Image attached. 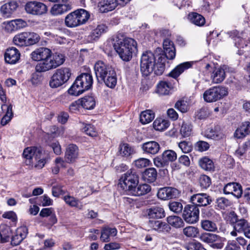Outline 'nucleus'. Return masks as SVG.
I'll return each instance as SVG.
<instances>
[{
  "mask_svg": "<svg viewBox=\"0 0 250 250\" xmlns=\"http://www.w3.org/2000/svg\"><path fill=\"white\" fill-rule=\"evenodd\" d=\"M30 57L33 61L40 62L35 66V70L38 72H45L55 69L65 61L63 54L58 52L52 53L50 49L44 47L34 50L30 54Z\"/></svg>",
  "mask_w": 250,
  "mask_h": 250,
  "instance_id": "obj_1",
  "label": "nucleus"
},
{
  "mask_svg": "<svg viewBox=\"0 0 250 250\" xmlns=\"http://www.w3.org/2000/svg\"><path fill=\"white\" fill-rule=\"evenodd\" d=\"M137 42L132 38L118 35L116 39L113 47L120 57L124 61H130L133 53L137 51Z\"/></svg>",
  "mask_w": 250,
  "mask_h": 250,
  "instance_id": "obj_2",
  "label": "nucleus"
},
{
  "mask_svg": "<svg viewBox=\"0 0 250 250\" xmlns=\"http://www.w3.org/2000/svg\"><path fill=\"white\" fill-rule=\"evenodd\" d=\"M71 76V71L69 68L62 67L57 69L50 78L49 86L52 88H56L66 83Z\"/></svg>",
  "mask_w": 250,
  "mask_h": 250,
  "instance_id": "obj_3",
  "label": "nucleus"
},
{
  "mask_svg": "<svg viewBox=\"0 0 250 250\" xmlns=\"http://www.w3.org/2000/svg\"><path fill=\"white\" fill-rule=\"evenodd\" d=\"M139 182V177L135 172L130 170L122 176L119 180L118 187L127 194H130Z\"/></svg>",
  "mask_w": 250,
  "mask_h": 250,
  "instance_id": "obj_4",
  "label": "nucleus"
},
{
  "mask_svg": "<svg viewBox=\"0 0 250 250\" xmlns=\"http://www.w3.org/2000/svg\"><path fill=\"white\" fill-rule=\"evenodd\" d=\"M155 57L151 51H146L142 55L140 61V69L143 76L149 75L154 70Z\"/></svg>",
  "mask_w": 250,
  "mask_h": 250,
  "instance_id": "obj_5",
  "label": "nucleus"
},
{
  "mask_svg": "<svg viewBox=\"0 0 250 250\" xmlns=\"http://www.w3.org/2000/svg\"><path fill=\"white\" fill-rule=\"evenodd\" d=\"M228 94V88L223 86H214L206 90L203 94L205 101L208 103L216 102Z\"/></svg>",
  "mask_w": 250,
  "mask_h": 250,
  "instance_id": "obj_6",
  "label": "nucleus"
},
{
  "mask_svg": "<svg viewBox=\"0 0 250 250\" xmlns=\"http://www.w3.org/2000/svg\"><path fill=\"white\" fill-rule=\"evenodd\" d=\"M199 238L201 241L209 244L212 248L216 249H221L225 240V238L217 234L208 232L200 234Z\"/></svg>",
  "mask_w": 250,
  "mask_h": 250,
  "instance_id": "obj_7",
  "label": "nucleus"
},
{
  "mask_svg": "<svg viewBox=\"0 0 250 250\" xmlns=\"http://www.w3.org/2000/svg\"><path fill=\"white\" fill-rule=\"evenodd\" d=\"M177 159L176 153L171 149L165 150L161 155L153 159L154 165L157 167H164L168 165L169 162H174Z\"/></svg>",
  "mask_w": 250,
  "mask_h": 250,
  "instance_id": "obj_8",
  "label": "nucleus"
},
{
  "mask_svg": "<svg viewBox=\"0 0 250 250\" xmlns=\"http://www.w3.org/2000/svg\"><path fill=\"white\" fill-rule=\"evenodd\" d=\"M199 208L195 205H188L184 208L183 217L188 224L196 223L199 220Z\"/></svg>",
  "mask_w": 250,
  "mask_h": 250,
  "instance_id": "obj_9",
  "label": "nucleus"
},
{
  "mask_svg": "<svg viewBox=\"0 0 250 250\" xmlns=\"http://www.w3.org/2000/svg\"><path fill=\"white\" fill-rule=\"evenodd\" d=\"M27 13L34 15H42L47 11V7L44 3L38 1L27 2L25 6Z\"/></svg>",
  "mask_w": 250,
  "mask_h": 250,
  "instance_id": "obj_10",
  "label": "nucleus"
},
{
  "mask_svg": "<svg viewBox=\"0 0 250 250\" xmlns=\"http://www.w3.org/2000/svg\"><path fill=\"white\" fill-rule=\"evenodd\" d=\"M95 73L97 80L99 81V79L101 80H104L107 75L108 74L113 68L104 63L103 61H97L94 67Z\"/></svg>",
  "mask_w": 250,
  "mask_h": 250,
  "instance_id": "obj_11",
  "label": "nucleus"
},
{
  "mask_svg": "<svg viewBox=\"0 0 250 250\" xmlns=\"http://www.w3.org/2000/svg\"><path fill=\"white\" fill-rule=\"evenodd\" d=\"M190 202L192 205H195L198 207L209 205L212 202V199L211 197L207 193H201L194 194L191 196Z\"/></svg>",
  "mask_w": 250,
  "mask_h": 250,
  "instance_id": "obj_12",
  "label": "nucleus"
},
{
  "mask_svg": "<svg viewBox=\"0 0 250 250\" xmlns=\"http://www.w3.org/2000/svg\"><path fill=\"white\" fill-rule=\"evenodd\" d=\"M180 192L178 190L172 187H165L159 189L157 196L159 199L166 200L178 197Z\"/></svg>",
  "mask_w": 250,
  "mask_h": 250,
  "instance_id": "obj_13",
  "label": "nucleus"
},
{
  "mask_svg": "<svg viewBox=\"0 0 250 250\" xmlns=\"http://www.w3.org/2000/svg\"><path fill=\"white\" fill-rule=\"evenodd\" d=\"M203 135L208 139L217 141L225 138V134L219 126L208 128L204 132Z\"/></svg>",
  "mask_w": 250,
  "mask_h": 250,
  "instance_id": "obj_14",
  "label": "nucleus"
},
{
  "mask_svg": "<svg viewBox=\"0 0 250 250\" xmlns=\"http://www.w3.org/2000/svg\"><path fill=\"white\" fill-rule=\"evenodd\" d=\"M79 156V148L74 144L68 145L65 149L64 158L68 163L74 162Z\"/></svg>",
  "mask_w": 250,
  "mask_h": 250,
  "instance_id": "obj_15",
  "label": "nucleus"
},
{
  "mask_svg": "<svg viewBox=\"0 0 250 250\" xmlns=\"http://www.w3.org/2000/svg\"><path fill=\"white\" fill-rule=\"evenodd\" d=\"M223 190L225 194H231L237 198L241 197L243 193L242 186L237 183H228L224 187Z\"/></svg>",
  "mask_w": 250,
  "mask_h": 250,
  "instance_id": "obj_16",
  "label": "nucleus"
},
{
  "mask_svg": "<svg viewBox=\"0 0 250 250\" xmlns=\"http://www.w3.org/2000/svg\"><path fill=\"white\" fill-rule=\"evenodd\" d=\"M21 54L15 47H12L7 48L4 54L5 62L9 64H15L20 59Z\"/></svg>",
  "mask_w": 250,
  "mask_h": 250,
  "instance_id": "obj_17",
  "label": "nucleus"
},
{
  "mask_svg": "<svg viewBox=\"0 0 250 250\" xmlns=\"http://www.w3.org/2000/svg\"><path fill=\"white\" fill-rule=\"evenodd\" d=\"M143 152L148 155H155L160 149V146L156 141H148L143 143L141 146Z\"/></svg>",
  "mask_w": 250,
  "mask_h": 250,
  "instance_id": "obj_18",
  "label": "nucleus"
},
{
  "mask_svg": "<svg viewBox=\"0 0 250 250\" xmlns=\"http://www.w3.org/2000/svg\"><path fill=\"white\" fill-rule=\"evenodd\" d=\"M226 66L223 65L222 67L216 68L213 70L210 76L213 83H219L224 80L226 77Z\"/></svg>",
  "mask_w": 250,
  "mask_h": 250,
  "instance_id": "obj_19",
  "label": "nucleus"
},
{
  "mask_svg": "<svg viewBox=\"0 0 250 250\" xmlns=\"http://www.w3.org/2000/svg\"><path fill=\"white\" fill-rule=\"evenodd\" d=\"M76 79L78 81L77 83H80L85 91L90 89L93 84L92 76L90 73H83Z\"/></svg>",
  "mask_w": 250,
  "mask_h": 250,
  "instance_id": "obj_20",
  "label": "nucleus"
},
{
  "mask_svg": "<svg viewBox=\"0 0 250 250\" xmlns=\"http://www.w3.org/2000/svg\"><path fill=\"white\" fill-rule=\"evenodd\" d=\"M148 224L150 228L158 232H168L171 229L169 225L160 220H149Z\"/></svg>",
  "mask_w": 250,
  "mask_h": 250,
  "instance_id": "obj_21",
  "label": "nucleus"
},
{
  "mask_svg": "<svg viewBox=\"0 0 250 250\" xmlns=\"http://www.w3.org/2000/svg\"><path fill=\"white\" fill-rule=\"evenodd\" d=\"M18 3L14 0H10L3 4L0 8V12L4 17L9 18L16 10Z\"/></svg>",
  "mask_w": 250,
  "mask_h": 250,
  "instance_id": "obj_22",
  "label": "nucleus"
},
{
  "mask_svg": "<svg viewBox=\"0 0 250 250\" xmlns=\"http://www.w3.org/2000/svg\"><path fill=\"white\" fill-rule=\"evenodd\" d=\"M71 5L67 3L55 4L50 9V13L52 15L58 16L66 13L71 9Z\"/></svg>",
  "mask_w": 250,
  "mask_h": 250,
  "instance_id": "obj_23",
  "label": "nucleus"
},
{
  "mask_svg": "<svg viewBox=\"0 0 250 250\" xmlns=\"http://www.w3.org/2000/svg\"><path fill=\"white\" fill-rule=\"evenodd\" d=\"M42 152V150L41 148L35 146L28 147L24 149L22 155L26 159H31L33 156L37 159L40 158V156H40Z\"/></svg>",
  "mask_w": 250,
  "mask_h": 250,
  "instance_id": "obj_24",
  "label": "nucleus"
},
{
  "mask_svg": "<svg viewBox=\"0 0 250 250\" xmlns=\"http://www.w3.org/2000/svg\"><path fill=\"white\" fill-rule=\"evenodd\" d=\"M250 224L248 221L245 219H241L238 220L236 224L234 225V230L230 232V235L232 236H236L237 232L243 233Z\"/></svg>",
  "mask_w": 250,
  "mask_h": 250,
  "instance_id": "obj_25",
  "label": "nucleus"
},
{
  "mask_svg": "<svg viewBox=\"0 0 250 250\" xmlns=\"http://www.w3.org/2000/svg\"><path fill=\"white\" fill-rule=\"evenodd\" d=\"M192 64V62H189L180 63L170 72L169 73V76L173 78H177L185 70L191 67Z\"/></svg>",
  "mask_w": 250,
  "mask_h": 250,
  "instance_id": "obj_26",
  "label": "nucleus"
},
{
  "mask_svg": "<svg viewBox=\"0 0 250 250\" xmlns=\"http://www.w3.org/2000/svg\"><path fill=\"white\" fill-rule=\"evenodd\" d=\"M117 5L116 0H102L99 2L100 10L104 13L114 10Z\"/></svg>",
  "mask_w": 250,
  "mask_h": 250,
  "instance_id": "obj_27",
  "label": "nucleus"
},
{
  "mask_svg": "<svg viewBox=\"0 0 250 250\" xmlns=\"http://www.w3.org/2000/svg\"><path fill=\"white\" fill-rule=\"evenodd\" d=\"M250 133V122H243L240 126L237 128L234 133L235 136L239 139L243 138Z\"/></svg>",
  "mask_w": 250,
  "mask_h": 250,
  "instance_id": "obj_28",
  "label": "nucleus"
},
{
  "mask_svg": "<svg viewBox=\"0 0 250 250\" xmlns=\"http://www.w3.org/2000/svg\"><path fill=\"white\" fill-rule=\"evenodd\" d=\"M151 190V187L146 184H140L135 187L131 191L130 195L133 196H142L145 195Z\"/></svg>",
  "mask_w": 250,
  "mask_h": 250,
  "instance_id": "obj_29",
  "label": "nucleus"
},
{
  "mask_svg": "<svg viewBox=\"0 0 250 250\" xmlns=\"http://www.w3.org/2000/svg\"><path fill=\"white\" fill-rule=\"evenodd\" d=\"M65 24L66 26L70 28L81 25L75 11L69 13L66 16L65 18Z\"/></svg>",
  "mask_w": 250,
  "mask_h": 250,
  "instance_id": "obj_30",
  "label": "nucleus"
},
{
  "mask_svg": "<svg viewBox=\"0 0 250 250\" xmlns=\"http://www.w3.org/2000/svg\"><path fill=\"white\" fill-rule=\"evenodd\" d=\"M157 172L153 167L146 169L142 174L143 179L148 183L154 182L157 178Z\"/></svg>",
  "mask_w": 250,
  "mask_h": 250,
  "instance_id": "obj_31",
  "label": "nucleus"
},
{
  "mask_svg": "<svg viewBox=\"0 0 250 250\" xmlns=\"http://www.w3.org/2000/svg\"><path fill=\"white\" fill-rule=\"evenodd\" d=\"M63 200L65 203L71 207H75L80 210H82L83 208V203L77 198L69 195L63 197Z\"/></svg>",
  "mask_w": 250,
  "mask_h": 250,
  "instance_id": "obj_32",
  "label": "nucleus"
},
{
  "mask_svg": "<svg viewBox=\"0 0 250 250\" xmlns=\"http://www.w3.org/2000/svg\"><path fill=\"white\" fill-rule=\"evenodd\" d=\"M190 22L198 26H202L205 23V19L201 15L197 13H191L188 15Z\"/></svg>",
  "mask_w": 250,
  "mask_h": 250,
  "instance_id": "obj_33",
  "label": "nucleus"
},
{
  "mask_svg": "<svg viewBox=\"0 0 250 250\" xmlns=\"http://www.w3.org/2000/svg\"><path fill=\"white\" fill-rule=\"evenodd\" d=\"M149 219H161L165 216L164 209L161 207H155L149 208L147 212Z\"/></svg>",
  "mask_w": 250,
  "mask_h": 250,
  "instance_id": "obj_34",
  "label": "nucleus"
},
{
  "mask_svg": "<svg viewBox=\"0 0 250 250\" xmlns=\"http://www.w3.org/2000/svg\"><path fill=\"white\" fill-rule=\"evenodd\" d=\"M117 232L115 228L106 227L103 229L101 232V240L104 242H107L110 241V236H114Z\"/></svg>",
  "mask_w": 250,
  "mask_h": 250,
  "instance_id": "obj_35",
  "label": "nucleus"
},
{
  "mask_svg": "<svg viewBox=\"0 0 250 250\" xmlns=\"http://www.w3.org/2000/svg\"><path fill=\"white\" fill-rule=\"evenodd\" d=\"M199 165L203 169L206 171H211L214 169V165L212 160L208 157L201 158L199 161Z\"/></svg>",
  "mask_w": 250,
  "mask_h": 250,
  "instance_id": "obj_36",
  "label": "nucleus"
},
{
  "mask_svg": "<svg viewBox=\"0 0 250 250\" xmlns=\"http://www.w3.org/2000/svg\"><path fill=\"white\" fill-rule=\"evenodd\" d=\"M183 233L188 238H197L199 237V229L196 227L189 226L183 229Z\"/></svg>",
  "mask_w": 250,
  "mask_h": 250,
  "instance_id": "obj_37",
  "label": "nucleus"
},
{
  "mask_svg": "<svg viewBox=\"0 0 250 250\" xmlns=\"http://www.w3.org/2000/svg\"><path fill=\"white\" fill-rule=\"evenodd\" d=\"M155 117L154 112L150 109L143 111L140 115V121L143 124L150 123Z\"/></svg>",
  "mask_w": 250,
  "mask_h": 250,
  "instance_id": "obj_38",
  "label": "nucleus"
},
{
  "mask_svg": "<svg viewBox=\"0 0 250 250\" xmlns=\"http://www.w3.org/2000/svg\"><path fill=\"white\" fill-rule=\"evenodd\" d=\"M101 80L104 82L107 86L111 88H114L117 83L116 73L114 70L108 73L104 80Z\"/></svg>",
  "mask_w": 250,
  "mask_h": 250,
  "instance_id": "obj_39",
  "label": "nucleus"
},
{
  "mask_svg": "<svg viewBox=\"0 0 250 250\" xmlns=\"http://www.w3.org/2000/svg\"><path fill=\"white\" fill-rule=\"evenodd\" d=\"M230 37L234 39L235 41V45L237 47H243L244 43H243L244 33L243 32L239 33L237 30H233L229 33Z\"/></svg>",
  "mask_w": 250,
  "mask_h": 250,
  "instance_id": "obj_40",
  "label": "nucleus"
},
{
  "mask_svg": "<svg viewBox=\"0 0 250 250\" xmlns=\"http://www.w3.org/2000/svg\"><path fill=\"white\" fill-rule=\"evenodd\" d=\"M13 42L19 46H28L26 32L16 35L13 38Z\"/></svg>",
  "mask_w": 250,
  "mask_h": 250,
  "instance_id": "obj_41",
  "label": "nucleus"
},
{
  "mask_svg": "<svg viewBox=\"0 0 250 250\" xmlns=\"http://www.w3.org/2000/svg\"><path fill=\"white\" fill-rule=\"evenodd\" d=\"M169 125V122L162 118H157L153 123V128L158 131H163Z\"/></svg>",
  "mask_w": 250,
  "mask_h": 250,
  "instance_id": "obj_42",
  "label": "nucleus"
},
{
  "mask_svg": "<svg viewBox=\"0 0 250 250\" xmlns=\"http://www.w3.org/2000/svg\"><path fill=\"white\" fill-rule=\"evenodd\" d=\"M80 103L81 105L86 109H92L95 106V101L92 96H85L83 98Z\"/></svg>",
  "mask_w": 250,
  "mask_h": 250,
  "instance_id": "obj_43",
  "label": "nucleus"
},
{
  "mask_svg": "<svg viewBox=\"0 0 250 250\" xmlns=\"http://www.w3.org/2000/svg\"><path fill=\"white\" fill-rule=\"evenodd\" d=\"M78 82L77 79L75 81L73 84L68 90L69 94L73 96H79L83 93L85 90L82 87V86L77 83Z\"/></svg>",
  "mask_w": 250,
  "mask_h": 250,
  "instance_id": "obj_44",
  "label": "nucleus"
},
{
  "mask_svg": "<svg viewBox=\"0 0 250 250\" xmlns=\"http://www.w3.org/2000/svg\"><path fill=\"white\" fill-rule=\"evenodd\" d=\"M134 153V150L129 145L123 143L119 146V153L123 157H127Z\"/></svg>",
  "mask_w": 250,
  "mask_h": 250,
  "instance_id": "obj_45",
  "label": "nucleus"
},
{
  "mask_svg": "<svg viewBox=\"0 0 250 250\" xmlns=\"http://www.w3.org/2000/svg\"><path fill=\"white\" fill-rule=\"evenodd\" d=\"M168 225L175 228H180L184 226V223L181 218L177 216H169L167 219Z\"/></svg>",
  "mask_w": 250,
  "mask_h": 250,
  "instance_id": "obj_46",
  "label": "nucleus"
},
{
  "mask_svg": "<svg viewBox=\"0 0 250 250\" xmlns=\"http://www.w3.org/2000/svg\"><path fill=\"white\" fill-rule=\"evenodd\" d=\"M201 226L204 230L207 231L216 232L218 230L216 223L209 220L201 221Z\"/></svg>",
  "mask_w": 250,
  "mask_h": 250,
  "instance_id": "obj_47",
  "label": "nucleus"
},
{
  "mask_svg": "<svg viewBox=\"0 0 250 250\" xmlns=\"http://www.w3.org/2000/svg\"><path fill=\"white\" fill-rule=\"evenodd\" d=\"M11 228L5 225L0 226V236L2 242H5L9 240L11 235Z\"/></svg>",
  "mask_w": 250,
  "mask_h": 250,
  "instance_id": "obj_48",
  "label": "nucleus"
},
{
  "mask_svg": "<svg viewBox=\"0 0 250 250\" xmlns=\"http://www.w3.org/2000/svg\"><path fill=\"white\" fill-rule=\"evenodd\" d=\"M192 128L190 123L183 122L180 129V133L183 137H189L192 134Z\"/></svg>",
  "mask_w": 250,
  "mask_h": 250,
  "instance_id": "obj_49",
  "label": "nucleus"
},
{
  "mask_svg": "<svg viewBox=\"0 0 250 250\" xmlns=\"http://www.w3.org/2000/svg\"><path fill=\"white\" fill-rule=\"evenodd\" d=\"M75 12L77 15L80 25L85 23L89 19L90 15L89 13L83 9L76 10H75Z\"/></svg>",
  "mask_w": 250,
  "mask_h": 250,
  "instance_id": "obj_50",
  "label": "nucleus"
},
{
  "mask_svg": "<svg viewBox=\"0 0 250 250\" xmlns=\"http://www.w3.org/2000/svg\"><path fill=\"white\" fill-rule=\"evenodd\" d=\"M170 87L168 83L162 81L157 85V93L160 95H165L169 94Z\"/></svg>",
  "mask_w": 250,
  "mask_h": 250,
  "instance_id": "obj_51",
  "label": "nucleus"
},
{
  "mask_svg": "<svg viewBox=\"0 0 250 250\" xmlns=\"http://www.w3.org/2000/svg\"><path fill=\"white\" fill-rule=\"evenodd\" d=\"M82 130L87 135L91 137H95L97 135V132L93 125L84 123H82Z\"/></svg>",
  "mask_w": 250,
  "mask_h": 250,
  "instance_id": "obj_52",
  "label": "nucleus"
},
{
  "mask_svg": "<svg viewBox=\"0 0 250 250\" xmlns=\"http://www.w3.org/2000/svg\"><path fill=\"white\" fill-rule=\"evenodd\" d=\"M13 116V113L12 111V105L11 104H9L7 107L6 114L2 117L1 120V125L3 126L6 125L11 121Z\"/></svg>",
  "mask_w": 250,
  "mask_h": 250,
  "instance_id": "obj_53",
  "label": "nucleus"
},
{
  "mask_svg": "<svg viewBox=\"0 0 250 250\" xmlns=\"http://www.w3.org/2000/svg\"><path fill=\"white\" fill-rule=\"evenodd\" d=\"M107 27L104 24H100L94 29L91 33V35L93 39L99 37L103 33L106 32Z\"/></svg>",
  "mask_w": 250,
  "mask_h": 250,
  "instance_id": "obj_54",
  "label": "nucleus"
},
{
  "mask_svg": "<svg viewBox=\"0 0 250 250\" xmlns=\"http://www.w3.org/2000/svg\"><path fill=\"white\" fill-rule=\"evenodd\" d=\"M92 193V188L87 185L83 187H81L78 189L77 195L82 198H84L90 195Z\"/></svg>",
  "mask_w": 250,
  "mask_h": 250,
  "instance_id": "obj_55",
  "label": "nucleus"
},
{
  "mask_svg": "<svg viewBox=\"0 0 250 250\" xmlns=\"http://www.w3.org/2000/svg\"><path fill=\"white\" fill-rule=\"evenodd\" d=\"M28 45H33L38 42L40 40V36L34 32H26Z\"/></svg>",
  "mask_w": 250,
  "mask_h": 250,
  "instance_id": "obj_56",
  "label": "nucleus"
},
{
  "mask_svg": "<svg viewBox=\"0 0 250 250\" xmlns=\"http://www.w3.org/2000/svg\"><path fill=\"white\" fill-rule=\"evenodd\" d=\"M134 166L138 168H142L146 167L150 164V161L146 158H140L134 161Z\"/></svg>",
  "mask_w": 250,
  "mask_h": 250,
  "instance_id": "obj_57",
  "label": "nucleus"
},
{
  "mask_svg": "<svg viewBox=\"0 0 250 250\" xmlns=\"http://www.w3.org/2000/svg\"><path fill=\"white\" fill-rule=\"evenodd\" d=\"M178 146L181 151L185 153H189L192 150V144L189 142L182 141L179 143Z\"/></svg>",
  "mask_w": 250,
  "mask_h": 250,
  "instance_id": "obj_58",
  "label": "nucleus"
},
{
  "mask_svg": "<svg viewBox=\"0 0 250 250\" xmlns=\"http://www.w3.org/2000/svg\"><path fill=\"white\" fill-rule=\"evenodd\" d=\"M169 208L170 210L176 213H181L183 209V205L179 202H172L169 204Z\"/></svg>",
  "mask_w": 250,
  "mask_h": 250,
  "instance_id": "obj_59",
  "label": "nucleus"
},
{
  "mask_svg": "<svg viewBox=\"0 0 250 250\" xmlns=\"http://www.w3.org/2000/svg\"><path fill=\"white\" fill-rule=\"evenodd\" d=\"M199 183L202 188H207L211 185V179L208 176L202 175L199 178Z\"/></svg>",
  "mask_w": 250,
  "mask_h": 250,
  "instance_id": "obj_60",
  "label": "nucleus"
},
{
  "mask_svg": "<svg viewBox=\"0 0 250 250\" xmlns=\"http://www.w3.org/2000/svg\"><path fill=\"white\" fill-rule=\"evenodd\" d=\"M177 110L182 113H185L188 110V106L187 102L185 101H178L175 104L174 106Z\"/></svg>",
  "mask_w": 250,
  "mask_h": 250,
  "instance_id": "obj_61",
  "label": "nucleus"
},
{
  "mask_svg": "<svg viewBox=\"0 0 250 250\" xmlns=\"http://www.w3.org/2000/svg\"><path fill=\"white\" fill-rule=\"evenodd\" d=\"M210 147L208 143L203 141H199L195 144V148L200 152L208 150Z\"/></svg>",
  "mask_w": 250,
  "mask_h": 250,
  "instance_id": "obj_62",
  "label": "nucleus"
},
{
  "mask_svg": "<svg viewBox=\"0 0 250 250\" xmlns=\"http://www.w3.org/2000/svg\"><path fill=\"white\" fill-rule=\"evenodd\" d=\"M217 207L220 209H224L230 205L229 200L225 197H220L217 199Z\"/></svg>",
  "mask_w": 250,
  "mask_h": 250,
  "instance_id": "obj_63",
  "label": "nucleus"
},
{
  "mask_svg": "<svg viewBox=\"0 0 250 250\" xmlns=\"http://www.w3.org/2000/svg\"><path fill=\"white\" fill-rule=\"evenodd\" d=\"M188 250H207L203 245L198 241L189 243L187 247Z\"/></svg>",
  "mask_w": 250,
  "mask_h": 250,
  "instance_id": "obj_64",
  "label": "nucleus"
}]
</instances>
